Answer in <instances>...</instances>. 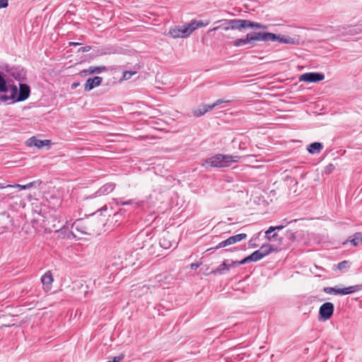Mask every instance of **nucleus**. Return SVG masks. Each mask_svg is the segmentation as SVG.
I'll list each match as a JSON object with an SVG mask.
<instances>
[{
	"label": "nucleus",
	"mask_w": 362,
	"mask_h": 362,
	"mask_svg": "<svg viewBox=\"0 0 362 362\" xmlns=\"http://www.w3.org/2000/svg\"><path fill=\"white\" fill-rule=\"evenodd\" d=\"M276 39V34L272 33L250 32L246 35L245 38L235 40L233 42V45L235 47H241L245 45H250L252 47L255 46L256 41L274 42Z\"/></svg>",
	"instance_id": "obj_1"
},
{
	"label": "nucleus",
	"mask_w": 362,
	"mask_h": 362,
	"mask_svg": "<svg viewBox=\"0 0 362 362\" xmlns=\"http://www.w3.org/2000/svg\"><path fill=\"white\" fill-rule=\"evenodd\" d=\"M9 95H2L0 98L2 101L7 102L12 100L13 102H20L26 100L30 93V87L25 83H20L19 89L16 86H11L10 90L8 91Z\"/></svg>",
	"instance_id": "obj_2"
},
{
	"label": "nucleus",
	"mask_w": 362,
	"mask_h": 362,
	"mask_svg": "<svg viewBox=\"0 0 362 362\" xmlns=\"http://www.w3.org/2000/svg\"><path fill=\"white\" fill-rule=\"evenodd\" d=\"M239 158L238 156L217 154L206 159V163L211 167L225 168L238 162Z\"/></svg>",
	"instance_id": "obj_3"
},
{
	"label": "nucleus",
	"mask_w": 362,
	"mask_h": 362,
	"mask_svg": "<svg viewBox=\"0 0 362 362\" xmlns=\"http://www.w3.org/2000/svg\"><path fill=\"white\" fill-rule=\"evenodd\" d=\"M362 289V284H357L354 286H351L346 288H337L336 287H325L323 291L326 293L328 294H334V295H347L356 293Z\"/></svg>",
	"instance_id": "obj_4"
},
{
	"label": "nucleus",
	"mask_w": 362,
	"mask_h": 362,
	"mask_svg": "<svg viewBox=\"0 0 362 362\" xmlns=\"http://www.w3.org/2000/svg\"><path fill=\"white\" fill-rule=\"evenodd\" d=\"M191 33L192 30L190 29L189 23L182 26H175L169 31V34L173 38L187 37L189 36Z\"/></svg>",
	"instance_id": "obj_5"
},
{
	"label": "nucleus",
	"mask_w": 362,
	"mask_h": 362,
	"mask_svg": "<svg viewBox=\"0 0 362 362\" xmlns=\"http://www.w3.org/2000/svg\"><path fill=\"white\" fill-rule=\"evenodd\" d=\"M334 307L333 303L327 302L323 303L319 309L320 318L323 320H327L333 315Z\"/></svg>",
	"instance_id": "obj_6"
},
{
	"label": "nucleus",
	"mask_w": 362,
	"mask_h": 362,
	"mask_svg": "<svg viewBox=\"0 0 362 362\" xmlns=\"http://www.w3.org/2000/svg\"><path fill=\"white\" fill-rule=\"evenodd\" d=\"M325 78V75L321 73L309 72L300 76L299 81L305 82H319Z\"/></svg>",
	"instance_id": "obj_7"
},
{
	"label": "nucleus",
	"mask_w": 362,
	"mask_h": 362,
	"mask_svg": "<svg viewBox=\"0 0 362 362\" xmlns=\"http://www.w3.org/2000/svg\"><path fill=\"white\" fill-rule=\"evenodd\" d=\"M228 24L227 28H223V30H242L247 28V20L245 19H231L226 21Z\"/></svg>",
	"instance_id": "obj_8"
},
{
	"label": "nucleus",
	"mask_w": 362,
	"mask_h": 362,
	"mask_svg": "<svg viewBox=\"0 0 362 362\" xmlns=\"http://www.w3.org/2000/svg\"><path fill=\"white\" fill-rule=\"evenodd\" d=\"M51 144L50 140H40L37 139L35 136H33L28 139L26 144L28 146H35L37 148H42L45 146H49Z\"/></svg>",
	"instance_id": "obj_9"
},
{
	"label": "nucleus",
	"mask_w": 362,
	"mask_h": 362,
	"mask_svg": "<svg viewBox=\"0 0 362 362\" xmlns=\"http://www.w3.org/2000/svg\"><path fill=\"white\" fill-rule=\"evenodd\" d=\"M103 81V78L100 76H95L93 78H89L87 79L85 85L84 90L86 91H90L94 88L100 85Z\"/></svg>",
	"instance_id": "obj_10"
},
{
	"label": "nucleus",
	"mask_w": 362,
	"mask_h": 362,
	"mask_svg": "<svg viewBox=\"0 0 362 362\" xmlns=\"http://www.w3.org/2000/svg\"><path fill=\"white\" fill-rule=\"evenodd\" d=\"M53 277L52 274L50 271H48L46 272L42 277H41V282L43 285V289L45 292H48L52 288V284L53 282Z\"/></svg>",
	"instance_id": "obj_11"
},
{
	"label": "nucleus",
	"mask_w": 362,
	"mask_h": 362,
	"mask_svg": "<svg viewBox=\"0 0 362 362\" xmlns=\"http://www.w3.org/2000/svg\"><path fill=\"white\" fill-rule=\"evenodd\" d=\"M114 202L117 206L134 205V208L140 207L143 204V202H136L133 199L123 201L122 198L115 199Z\"/></svg>",
	"instance_id": "obj_12"
},
{
	"label": "nucleus",
	"mask_w": 362,
	"mask_h": 362,
	"mask_svg": "<svg viewBox=\"0 0 362 362\" xmlns=\"http://www.w3.org/2000/svg\"><path fill=\"white\" fill-rule=\"evenodd\" d=\"M159 244L164 249H169L173 247V242L170 240V235L167 233L160 238Z\"/></svg>",
	"instance_id": "obj_13"
},
{
	"label": "nucleus",
	"mask_w": 362,
	"mask_h": 362,
	"mask_svg": "<svg viewBox=\"0 0 362 362\" xmlns=\"http://www.w3.org/2000/svg\"><path fill=\"white\" fill-rule=\"evenodd\" d=\"M276 41H279L280 42L288 44V45H295L298 43V40L295 37H291L285 35H276Z\"/></svg>",
	"instance_id": "obj_14"
},
{
	"label": "nucleus",
	"mask_w": 362,
	"mask_h": 362,
	"mask_svg": "<svg viewBox=\"0 0 362 362\" xmlns=\"http://www.w3.org/2000/svg\"><path fill=\"white\" fill-rule=\"evenodd\" d=\"M323 148V145L320 142H314L310 144L308 148V151L311 154L319 153Z\"/></svg>",
	"instance_id": "obj_15"
},
{
	"label": "nucleus",
	"mask_w": 362,
	"mask_h": 362,
	"mask_svg": "<svg viewBox=\"0 0 362 362\" xmlns=\"http://www.w3.org/2000/svg\"><path fill=\"white\" fill-rule=\"evenodd\" d=\"M107 70L105 66H90L87 69H84L82 71V73L86 74H100Z\"/></svg>",
	"instance_id": "obj_16"
},
{
	"label": "nucleus",
	"mask_w": 362,
	"mask_h": 362,
	"mask_svg": "<svg viewBox=\"0 0 362 362\" xmlns=\"http://www.w3.org/2000/svg\"><path fill=\"white\" fill-rule=\"evenodd\" d=\"M212 110V107L210 105H203L199 107L197 109H195L193 111V113L197 117H200L204 115L206 112Z\"/></svg>",
	"instance_id": "obj_17"
},
{
	"label": "nucleus",
	"mask_w": 362,
	"mask_h": 362,
	"mask_svg": "<svg viewBox=\"0 0 362 362\" xmlns=\"http://www.w3.org/2000/svg\"><path fill=\"white\" fill-rule=\"evenodd\" d=\"M115 185L114 183H107L102 186L99 189L98 193H99L100 195L101 194H107L110 192H112L115 189Z\"/></svg>",
	"instance_id": "obj_18"
},
{
	"label": "nucleus",
	"mask_w": 362,
	"mask_h": 362,
	"mask_svg": "<svg viewBox=\"0 0 362 362\" xmlns=\"http://www.w3.org/2000/svg\"><path fill=\"white\" fill-rule=\"evenodd\" d=\"M229 271L228 259L224 260L214 272V274H224Z\"/></svg>",
	"instance_id": "obj_19"
},
{
	"label": "nucleus",
	"mask_w": 362,
	"mask_h": 362,
	"mask_svg": "<svg viewBox=\"0 0 362 362\" xmlns=\"http://www.w3.org/2000/svg\"><path fill=\"white\" fill-rule=\"evenodd\" d=\"M253 28V29H267V25L262 24L260 23L253 22L249 20H247V28Z\"/></svg>",
	"instance_id": "obj_20"
},
{
	"label": "nucleus",
	"mask_w": 362,
	"mask_h": 362,
	"mask_svg": "<svg viewBox=\"0 0 362 362\" xmlns=\"http://www.w3.org/2000/svg\"><path fill=\"white\" fill-rule=\"evenodd\" d=\"M247 238V235L245 233H240L233 236L229 237V241L231 245L235 244L238 242L241 241Z\"/></svg>",
	"instance_id": "obj_21"
},
{
	"label": "nucleus",
	"mask_w": 362,
	"mask_h": 362,
	"mask_svg": "<svg viewBox=\"0 0 362 362\" xmlns=\"http://www.w3.org/2000/svg\"><path fill=\"white\" fill-rule=\"evenodd\" d=\"M258 250L262 253L263 257H264L274 250V249L272 245L267 244L263 245Z\"/></svg>",
	"instance_id": "obj_22"
},
{
	"label": "nucleus",
	"mask_w": 362,
	"mask_h": 362,
	"mask_svg": "<svg viewBox=\"0 0 362 362\" xmlns=\"http://www.w3.org/2000/svg\"><path fill=\"white\" fill-rule=\"evenodd\" d=\"M207 23H204L202 21H192L189 23L192 33L199 28L206 25Z\"/></svg>",
	"instance_id": "obj_23"
},
{
	"label": "nucleus",
	"mask_w": 362,
	"mask_h": 362,
	"mask_svg": "<svg viewBox=\"0 0 362 362\" xmlns=\"http://www.w3.org/2000/svg\"><path fill=\"white\" fill-rule=\"evenodd\" d=\"M349 241L354 246H357L360 242L362 243V233H356Z\"/></svg>",
	"instance_id": "obj_24"
},
{
	"label": "nucleus",
	"mask_w": 362,
	"mask_h": 362,
	"mask_svg": "<svg viewBox=\"0 0 362 362\" xmlns=\"http://www.w3.org/2000/svg\"><path fill=\"white\" fill-rule=\"evenodd\" d=\"M228 241H229V238L225 240L221 241L216 247H211V248L209 249L208 250H218V249H220L222 247H225L231 245L230 242H228Z\"/></svg>",
	"instance_id": "obj_25"
},
{
	"label": "nucleus",
	"mask_w": 362,
	"mask_h": 362,
	"mask_svg": "<svg viewBox=\"0 0 362 362\" xmlns=\"http://www.w3.org/2000/svg\"><path fill=\"white\" fill-rule=\"evenodd\" d=\"M117 52V49L113 47H105L101 49V55L112 54Z\"/></svg>",
	"instance_id": "obj_26"
},
{
	"label": "nucleus",
	"mask_w": 362,
	"mask_h": 362,
	"mask_svg": "<svg viewBox=\"0 0 362 362\" xmlns=\"http://www.w3.org/2000/svg\"><path fill=\"white\" fill-rule=\"evenodd\" d=\"M265 238L269 241H276L278 240L279 235L277 233L273 232L272 233L267 234V230L265 231Z\"/></svg>",
	"instance_id": "obj_27"
},
{
	"label": "nucleus",
	"mask_w": 362,
	"mask_h": 362,
	"mask_svg": "<svg viewBox=\"0 0 362 362\" xmlns=\"http://www.w3.org/2000/svg\"><path fill=\"white\" fill-rule=\"evenodd\" d=\"M349 267V262L348 261H342L337 264V268L341 271H346Z\"/></svg>",
	"instance_id": "obj_28"
},
{
	"label": "nucleus",
	"mask_w": 362,
	"mask_h": 362,
	"mask_svg": "<svg viewBox=\"0 0 362 362\" xmlns=\"http://www.w3.org/2000/svg\"><path fill=\"white\" fill-rule=\"evenodd\" d=\"M136 72L134 71H125L123 73V79L124 80H129L132 78V76L134 74H136Z\"/></svg>",
	"instance_id": "obj_29"
},
{
	"label": "nucleus",
	"mask_w": 362,
	"mask_h": 362,
	"mask_svg": "<svg viewBox=\"0 0 362 362\" xmlns=\"http://www.w3.org/2000/svg\"><path fill=\"white\" fill-rule=\"evenodd\" d=\"M284 227H285V225H279V226H270L267 229V234L272 233L275 230H282Z\"/></svg>",
	"instance_id": "obj_30"
},
{
	"label": "nucleus",
	"mask_w": 362,
	"mask_h": 362,
	"mask_svg": "<svg viewBox=\"0 0 362 362\" xmlns=\"http://www.w3.org/2000/svg\"><path fill=\"white\" fill-rule=\"evenodd\" d=\"M252 255L253 256L252 257H253L255 262H257V261L262 259V258H264L263 255L258 250L255 251L254 252H252Z\"/></svg>",
	"instance_id": "obj_31"
},
{
	"label": "nucleus",
	"mask_w": 362,
	"mask_h": 362,
	"mask_svg": "<svg viewBox=\"0 0 362 362\" xmlns=\"http://www.w3.org/2000/svg\"><path fill=\"white\" fill-rule=\"evenodd\" d=\"M41 183L40 181L39 180H37V181H34V182H29L28 184L25 185V187L28 189H30L33 187H35L37 185H40Z\"/></svg>",
	"instance_id": "obj_32"
},
{
	"label": "nucleus",
	"mask_w": 362,
	"mask_h": 362,
	"mask_svg": "<svg viewBox=\"0 0 362 362\" xmlns=\"http://www.w3.org/2000/svg\"><path fill=\"white\" fill-rule=\"evenodd\" d=\"M287 237L289 240H294L296 239V235H295V233H293L292 231L291 230H288L287 231Z\"/></svg>",
	"instance_id": "obj_33"
},
{
	"label": "nucleus",
	"mask_w": 362,
	"mask_h": 362,
	"mask_svg": "<svg viewBox=\"0 0 362 362\" xmlns=\"http://www.w3.org/2000/svg\"><path fill=\"white\" fill-rule=\"evenodd\" d=\"M226 101L220 99V100H216L214 103L210 105V106L212 107V110H213L215 107H216L223 103H226Z\"/></svg>",
	"instance_id": "obj_34"
},
{
	"label": "nucleus",
	"mask_w": 362,
	"mask_h": 362,
	"mask_svg": "<svg viewBox=\"0 0 362 362\" xmlns=\"http://www.w3.org/2000/svg\"><path fill=\"white\" fill-rule=\"evenodd\" d=\"M11 188H18L19 190L27 189V188L25 187V185H22L19 184L11 185Z\"/></svg>",
	"instance_id": "obj_35"
},
{
	"label": "nucleus",
	"mask_w": 362,
	"mask_h": 362,
	"mask_svg": "<svg viewBox=\"0 0 362 362\" xmlns=\"http://www.w3.org/2000/svg\"><path fill=\"white\" fill-rule=\"evenodd\" d=\"M8 5V0H0V8H6Z\"/></svg>",
	"instance_id": "obj_36"
},
{
	"label": "nucleus",
	"mask_w": 362,
	"mask_h": 362,
	"mask_svg": "<svg viewBox=\"0 0 362 362\" xmlns=\"http://www.w3.org/2000/svg\"><path fill=\"white\" fill-rule=\"evenodd\" d=\"M90 49H91L90 46H85V47H82L79 48L78 52H89Z\"/></svg>",
	"instance_id": "obj_37"
},
{
	"label": "nucleus",
	"mask_w": 362,
	"mask_h": 362,
	"mask_svg": "<svg viewBox=\"0 0 362 362\" xmlns=\"http://www.w3.org/2000/svg\"><path fill=\"white\" fill-rule=\"evenodd\" d=\"M235 262H236V261H233V260H230V259H228V269H230L232 267H238L236 264H234Z\"/></svg>",
	"instance_id": "obj_38"
},
{
	"label": "nucleus",
	"mask_w": 362,
	"mask_h": 362,
	"mask_svg": "<svg viewBox=\"0 0 362 362\" xmlns=\"http://www.w3.org/2000/svg\"><path fill=\"white\" fill-rule=\"evenodd\" d=\"M334 165H332V164H329V165H328L326 167V168H325V172H326L327 173H330L334 170Z\"/></svg>",
	"instance_id": "obj_39"
},
{
	"label": "nucleus",
	"mask_w": 362,
	"mask_h": 362,
	"mask_svg": "<svg viewBox=\"0 0 362 362\" xmlns=\"http://www.w3.org/2000/svg\"><path fill=\"white\" fill-rule=\"evenodd\" d=\"M246 263H247V261H246V259L244 258L241 261H236V262H235L234 264H236L237 266H240L241 264H246Z\"/></svg>",
	"instance_id": "obj_40"
},
{
	"label": "nucleus",
	"mask_w": 362,
	"mask_h": 362,
	"mask_svg": "<svg viewBox=\"0 0 362 362\" xmlns=\"http://www.w3.org/2000/svg\"><path fill=\"white\" fill-rule=\"evenodd\" d=\"M0 189H11V185H5L3 183H0Z\"/></svg>",
	"instance_id": "obj_41"
},
{
	"label": "nucleus",
	"mask_w": 362,
	"mask_h": 362,
	"mask_svg": "<svg viewBox=\"0 0 362 362\" xmlns=\"http://www.w3.org/2000/svg\"><path fill=\"white\" fill-rule=\"evenodd\" d=\"M253 257V256H252V255L251 254L250 255H249V256H247V257H245L246 261H247V263H248V262H255V260H254V259H253V257Z\"/></svg>",
	"instance_id": "obj_42"
},
{
	"label": "nucleus",
	"mask_w": 362,
	"mask_h": 362,
	"mask_svg": "<svg viewBox=\"0 0 362 362\" xmlns=\"http://www.w3.org/2000/svg\"><path fill=\"white\" fill-rule=\"evenodd\" d=\"M200 266V264L199 263H192L191 264V269H197V268H199Z\"/></svg>",
	"instance_id": "obj_43"
},
{
	"label": "nucleus",
	"mask_w": 362,
	"mask_h": 362,
	"mask_svg": "<svg viewBox=\"0 0 362 362\" xmlns=\"http://www.w3.org/2000/svg\"><path fill=\"white\" fill-rule=\"evenodd\" d=\"M80 45V43H78V42H69L70 46H76V45Z\"/></svg>",
	"instance_id": "obj_44"
},
{
	"label": "nucleus",
	"mask_w": 362,
	"mask_h": 362,
	"mask_svg": "<svg viewBox=\"0 0 362 362\" xmlns=\"http://www.w3.org/2000/svg\"><path fill=\"white\" fill-rule=\"evenodd\" d=\"M228 26V24L226 23L225 24H223L222 25H221V28H222L223 29V28H227Z\"/></svg>",
	"instance_id": "obj_45"
},
{
	"label": "nucleus",
	"mask_w": 362,
	"mask_h": 362,
	"mask_svg": "<svg viewBox=\"0 0 362 362\" xmlns=\"http://www.w3.org/2000/svg\"><path fill=\"white\" fill-rule=\"evenodd\" d=\"M297 221L296 219H294V220H293V221H289L288 223H291V222H293V221Z\"/></svg>",
	"instance_id": "obj_46"
},
{
	"label": "nucleus",
	"mask_w": 362,
	"mask_h": 362,
	"mask_svg": "<svg viewBox=\"0 0 362 362\" xmlns=\"http://www.w3.org/2000/svg\"><path fill=\"white\" fill-rule=\"evenodd\" d=\"M73 86L76 87L77 84L76 83V84H73Z\"/></svg>",
	"instance_id": "obj_47"
}]
</instances>
